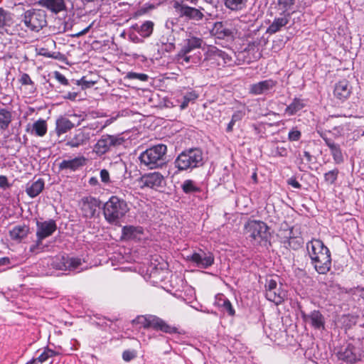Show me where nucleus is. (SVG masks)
I'll use <instances>...</instances> for the list:
<instances>
[{
	"label": "nucleus",
	"instance_id": "a18cd8bd",
	"mask_svg": "<svg viewBox=\"0 0 364 364\" xmlns=\"http://www.w3.org/2000/svg\"><path fill=\"white\" fill-rule=\"evenodd\" d=\"M67 267L68 270H75L82 264V260L78 257H70L67 256Z\"/></svg>",
	"mask_w": 364,
	"mask_h": 364
},
{
	"label": "nucleus",
	"instance_id": "f704fd0d",
	"mask_svg": "<svg viewBox=\"0 0 364 364\" xmlns=\"http://www.w3.org/2000/svg\"><path fill=\"white\" fill-rule=\"evenodd\" d=\"M305 107L304 100L299 98L295 97L291 103L289 105L286 109L285 112L289 116L296 114L299 111L301 110Z\"/></svg>",
	"mask_w": 364,
	"mask_h": 364
},
{
	"label": "nucleus",
	"instance_id": "c9c22d12",
	"mask_svg": "<svg viewBox=\"0 0 364 364\" xmlns=\"http://www.w3.org/2000/svg\"><path fill=\"white\" fill-rule=\"evenodd\" d=\"M249 0H224L225 6L232 11H239L244 9Z\"/></svg>",
	"mask_w": 364,
	"mask_h": 364
},
{
	"label": "nucleus",
	"instance_id": "c756f323",
	"mask_svg": "<svg viewBox=\"0 0 364 364\" xmlns=\"http://www.w3.org/2000/svg\"><path fill=\"white\" fill-rule=\"evenodd\" d=\"M29 233V227L23 225H17L14 227L12 230L9 231V236L11 240L21 242L23 238L26 237Z\"/></svg>",
	"mask_w": 364,
	"mask_h": 364
},
{
	"label": "nucleus",
	"instance_id": "79ce46f5",
	"mask_svg": "<svg viewBox=\"0 0 364 364\" xmlns=\"http://www.w3.org/2000/svg\"><path fill=\"white\" fill-rule=\"evenodd\" d=\"M244 117V113L242 111H237L235 112L231 117L230 122L228 123L226 132H232L233 130V127L235 124L237 122L241 121L242 119Z\"/></svg>",
	"mask_w": 364,
	"mask_h": 364
},
{
	"label": "nucleus",
	"instance_id": "37998d69",
	"mask_svg": "<svg viewBox=\"0 0 364 364\" xmlns=\"http://www.w3.org/2000/svg\"><path fill=\"white\" fill-rule=\"evenodd\" d=\"M339 173V170L337 168L328 171L324 174V181L329 185H332L335 183L336 181Z\"/></svg>",
	"mask_w": 364,
	"mask_h": 364
},
{
	"label": "nucleus",
	"instance_id": "a211bd4d",
	"mask_svg": "<svg viewBox=\"0 0 364 364\" xmlns=\"http://www.w3.org/2000/svg\"><path fill=\"white\" fill-rule=\"evenodd\" d=\"M38 4L54 14L68 11L65 0H38Z\"/></svg>",
	"mask_w": 364,
	"mask_h": 364
},
{
	"label": "nucleus",
	"instance_id": "2f4dec72",
	"mask_svg": "<svg viewBox=\"0 0 364 364\" xmlns=\"http://www.w3.org/2000/svg\"><path fill=\"white\" fill-rule=\"evenodd\" d=\"M330 149L331 154L336 164H341L344 162V156L341 146L333 141L328 146Z\"/></svg>",
	"mask_w": 364,
	"mask_h": 364
},
{
	"label": "nucleus",
	"instance_id": "9d476101",
	"mask_svg": "<svg viewBox=\"0 0 364 364\" xmlns=\"http://www.w3.org/2000/svg\"><path fill=\"white\" fill-rule=\"evenodd\" d=\"M36 237L37 240L35 245L30 247V251L36 252L42 245V241L51 236L57 230V224L53 219H49L43 222L37 220L36 222Z\"/></svg>",
	"mask_w": 364,
	"mask_h": 364
},
{
	"label": "nucleus",
	"instance_id": "c03bdc74",
	"mask_svg": "<svg viewBox=\"0 0 364 364\" xmlns=\"http://www.w3.org/2000/svg\"><path fill=\"white\" fill-rule=\"evenodd\" d=\"M72 82L78 86H81L82 90H86L87 88H90L96 83V81L87 80L86 79V77H85V76L82 77L80 80H72Z\"/></svg>",
	"mask_w": 364,
	"mask_h": 364
},
{
	"label": "nucleus",
	"instance_id": "13d9d810",
	"mask_svg": "<svg viewBox=\"0 0 364 364\" xmlns=\"http://www.w3.org/2000/svg\"><path fill=\"white\" fill-rule=\"evenodd\" d=\"M279 287L277 285V282L276 280L271 279L269 280H267L265 284V290L267 291H271L272 290H276V289Z\"/></svg>",
	"mask_w": 364,
	"mask_h": 364
},
{
	"label": "nucleus",
	"instance_id": "4468645a",
	"mask_svg": "<svg viewBox=\"0 0 364 364\" xmlns=\"http://www.w3.org/2000/svg\"><path fill=\"white\" fill-rule=\"evenodd\" d=\"M301 316L304 322L309 323L314 329L323 330L325 328V318L318 310H314L309 314L301 311Z\"/></svg>",
	"mask_w": 364,
	"mask_h": 364
},
{
	"label": "nucleus",
	"instance_id": "338daca9",
	"mask_svg": "<svg viewBox=\"0 0 364 364\" xmlns=\"http://www.w3.org/2000/svg\"><path fill=\"white\" fill-rule=\"evenodd\" d=\"M319 136L322 138V139L325 141L326 145L328 146L329 144H331L333 141H334L333 139L328 138L325 132H318Z\"/></svg>",
	"mask_w": 364,
	"mask_h": 364
},
{
	"label": "nucleus",
	"instance_id": "473e14b6",
	"mask_svg": "<svg viewBox=\"0 0 364 364\" xmlns=\"http://www.w3.org/2000/svg\"><path fill=\"white\" fill-rule=\"evenodd\" d=\"M74 127V124L65 117H61L56 121L55 131L58 136L66 133Z\"/></svg>",
	"mask_w": 364,
	"mask_h": 364
},
{
	"label": "nucleus",
	"instance_id": "f257e3e1",
	"mask_svg": "<svg viewBox=\"0 0 364 364\" xmlns=\"http://www.w3.org/2000/svg\"><path fill=\"white\" fill-rule=\"evenodd\" d=\"M311 264L318 274H326L331 267V257L328 248L318 239H312L306 244Z\"/></svg>",
	"mask_w": 364,
	"mask_h": 364
},
{
	"label": "nucleus",
	"instance_id": "4d7b16f0",
	"mask_svg": "<svg viewBox=\"0 0 364 364\" xmlns=\"http://www.w3.org/2000/svg\"><path fill=\"white\" fill-rule=\"evenodd\" d=\"M55 78L61 84L63 85H69L70 82L59 71H55L54 73Z\"/></svg>",
	"mask_w": 364,
	"mask_h": 364
},
{
	"label": "nucleus",
	"instance_id": "774afa93",
	"mask_svg": "<svg viewBox=\"0 0 364 364\" xmlns=\"http://www.w3.org/2000/svg\"><path fill=\"white\" fill-rule=\"evenodd\" d=\"M188 53H184L183 55L181 53V50L178 52L177 57L178 60H182L183 61H185L186 63H189L191 61V56L187 55Z\"/></svg>",
	"mask_w": 364,
	"mask_h": 364
},
{
	"label": "nucleus",
	"instance_id": "f3484780",
	"mask_svg": "<svg viewBox=\"0 0 364 364\" xmlns=\"http://www.w3.org/2000/svg\"><path fill=\"white\" fill-rule=\"evenodd\" d=\"M90 139V133L84 129H78L75 130L74 134L69 138L66 145L71 148H77L85 145Z\"/></svg>",
	"mask_w": 364,
	"mask_h": 364
},
{
	"label": "nucleus",
	"instance_id": "9b49d317",
	"mask_svg": "<svg viewBox=\"0 0 364 364\" xmlns=\"http://www.w3.org/2000/svg\"><path fill=\"white\" fill-rule=\"evenodd\" d=\"M124 139L116 135L104 134L97 141L95 146L97 154L102 155L123 144Z\"/></svg>",
	"mask_w": 364,
	"mask_h": 364
},
{
	"label": "nucleus",
	"instance_id": "39448f33",
	"mask_svg": "<svg viewBox=\"0 0 364 364\" xmlns=\"http://www.w3.org/2000/svg\"><path fill=\"white\" fill-rule=\"evenodd\" d=\"M21 23L26 31L39 32L47 26V14L43 9H30L21 15Z\"/></svg>",
	"mask_w": 364,
	"mask_h": 364
},
{
	"label": "nucleus",
	"instance_id": "e2e57ef3",
	"mask_svg": "<svg viewBox=\"0 0 364 364\" xmlns=\"http://www.w3.org/2000/svg\"><path fill=\"white\" fill-rule=\"evenodd\" d=\"M79 95V92H68L64 95H63V99L65 100H70L71 101H75L77 98V97Z\"/></svg>",
	"mask_w": 364,
	"mask_h": 364
},
{
	"label": "nucleus",
	"instance_id": "ea45409f",
	"mask_svg": "<svg viewBox=\"0 0 364 364\" xmlns=\"http://www.w3.org/2000/svg\"><path fill=\"white\" fill-rule=\"evenodd\" d=\"M67 256H58L55 257L51 263V266L56 269L67 270Z\"/></svg>",
	"mask_w": 364,
	"mask_h": 364
},
{
	"label": "nucleus",
	"instance_id": "6e6552de",
	"mask_svg": "<svg viewBox=\"0 0 364 364\" xmlns=\"http://www.w3.org/2000/svg\"><path fill=\"white\" fill-rule=\"evenodd\" d=\"M339 360L346 364H354L361 361L364 358V350L350 343H346L334 350Z\"/></svg>",
	"mask_w": 364,
	"mask_h": 364
},
{
	"label": "nucleus",
	"instance_id": "680f3d73",
	"mask_svg": "<svg viewBox=\"0 0 364 364\" xmlns=\"http://www.w3.org/2000/svg\"><path fill=\"white\" fill-rule=\"evenodd\" d=\"M100 178L102 182L105 183H109V173L107 170L106 169H102L100 171Z\"/></svg>",
	"mask_w": 364,
	"mask_h": 364
},
{
	"label": "nucleus",
	"instance_id": "052dcab7",
	"mask_svg": "<svg viewBox=\"0 0 364 364\" xmlns=\"http://www.w3.org/2000/svg\"><path fill=\"white\" fill-rule=\"evenodd\" d=\"M332 134L335 138H338L343 135V126H336L333 128Z\"/></svg>",
	"mask_w": 364,
	"mask_h": 364
},
{
	"label": "nucleus",
	"instance_id": "dca6fc26",
	"mask_svg": "<svg viewBox=\"0 0 364 364\" xmlns=\"http://www.w3.org/2000/svg\"><path fill=\"white\" fill-rule=\"evenodd\" d=\"M277 85V81L264 80L250 85L249 92L253 95H267Z\"/></svg>",
	"mask_w": 364,
	"mask_h": 364
},
{
	"label": "nucleus",
	"instance_id": "de8ad7c7",
	"mask_svg": "<svg viewBox=\"0 0 364 364\" xmlns=\"http://www.w3.org/2000/svg\"><path fill=\"white\" fill-rule=\"evenodd\" d=\"M126 78L129 80H138L140 81H147L149 76L144 73H137L134 72H129L127 74Z\"/></svg>",
	"mask_w": 364,
	"mask_h": 364
},
{
	"label": "nucleus",
	"instance_id": "412c9836",
	"mask_svg": "<svg viewBox=\"0 0 364 364\" xmlns=\"http://www.w3.org/2000/svg\"><path fill=\"white\" fill-rule=\"evenodd\" d=\"M14 23V15L10 11L0 8V34L9 33Z\"/></svg>",
	"mask_w": 364,
	"mask_h": 364
},
{
	"label": "nucleus",
	"instance_id": "4be33fe9",
	"mask_svg": "<svg viewBox=\"0 0 364 364\" xmlns=\"http://www.w3.org/2000/svg\"><path fill=\"white\" fill-rule=\"evenodd\" d=\"M214 304L223 312H226L229 316H233L235 311L230 300L223 294L215 296Z\"/></svg>",
	"mask_w": 364,
	"mask_h": 364
},
{
	"label": "nucleus",
	"instance_id": "603ef678",
	"mask_svg": "<svg viewBox=\"0 0 364 364\" xmlns=\"http://www.w3.org/2000/svg\"><path fill=\"white\" fill-rule=\"evenodd\" d=\"M277 4L284 11H287L293 8L295 0H277Z\"/></svg>",
	"mask_w": 364,
	"mask_h": 364
},
{
	"label": "nucleus",
	"instance_id": "5701e85b",
	"mask_svg": "<svg viewBox=\"0 0 364 364\" xmlns=\"http://www.w3.org/2000/svg\"><path fill=\"white\" fill-rule=\"evenodd\" d=\"M213 35L219 39H225L232 36V31L227 27V25L222 21L215 22L211 30Z\"/></svg>",
	"mask_w": 364,
	"mask_h": 364
},
{
	"label": "nucleus",
	"instance_id": "69168bd1",
	"mask_svg": "<svg viewBox=\"0 0 364 364\" xmlns=\"http://www.w3.org/2000/svg\"><path fill=\"white\" fill-rule=\"evenodd\" d=\"M10 186L9 183L8 178L5 176H0V188H6Z\"/></svg>",
	"mask_w": 364,
	"mask_h": 364
},
{
	"label": "nucleus",
	"instance_id": "a19ab883",
	"mask_svg": "<svg viewBox=\"0 0 364 364\" xmlns=\"http://www.w3.org/2000/svg\"><path fill=\"white\" fill-rule=\"evenodd\" d=\"M304 243L303 239L301 237L299 236H289L287 237V244L288 246L294 250H299L302 247Z\"/></svg>",
	"mask_w": 364,
	"mask_h": 364
},
{
	"label": "nucleus",
	"instance_id": "1a4fd4ad",
	"mask_svg": "<svg viewBox=\"0 0 364 364\" xmlns=\"http://www.w3.org/2000/svg\"><path fill=\"white\" fill-rule=\"evenodd\" d=\"M172 6L177 15L187 21H200L205 16L203 6L195 7L189 6L184 0H173Z\"/></svg>",
	"mask_w": 364,
	"mask_h": 364
},
{
	"label": "nucleus",
	"instance_id": "2eb2a0df",
	"mask_svg": "<svg viewBox=\"0 0 364 364\" xmlns=\"http://www.w3.org/2000/svg\"><path fill=\"white\" fill-rule=\"evenodd\" d=\"M142 187H148L153 189H157L164 187L165 179L164 176L159 172H152L144 174L139 179Z\"/></svg>",
	"mask_w": 364,
	"mask_h": 364
},
{
	"label": "nucleus",
	"instance_id": "c85d7f7f",
	"mask_svg": "<svg viewBox=\"0 0 364 364\" xmlns=\"http://www.w3.org/2000/svg\"><path fill=\"white\" fill-rule=\"evenodd\" d=\"M265 296L269 301L274 302L276 305H279L284 301L287 296V293L282 289V284H280L276 290L267 291L265 293Z\"/></svg>",
	"mask_w": 364,
	"mask_h": 364
},
{
	"label": "nucleus",
	"instance_id": "4c0bfd02",
	"mask_svg": "<svg viewBox=\"0 0 364 364\" xmlns=\"http://www.w3.org/2000/svg\"><path fill=\"white\" fill-rule=\"evenodd\" d=\"M11 120V112L6 109H0V130H6L9 127Z\"/></svg>",
	"mask_w": 364,
	"mask_h": 364
},
{
	"label": "nucleus",
	"instance_id": "b1692460",
	"mask_svg": "<svg viewBox=\"0 0 364 364\" xmlns=\"http://www.w3.org/2000/svg\"><path fill=\"white\" fill-rule=\"evenodd\" d=\"M289 21V14H282L280 16L274 19L273 22L267 28L266 33L269 34H274L282 30V28L287 26Z\"/></svg>",
	"mask_w": 364,
	"mask_h": 364
},
{
	"label": "nucleus",
	"instance_id": "423d86ee",
	"mask_svg": "<svg viewBox=\"0 0 364 364\" xmlns=\"http://www.w3.org/2000/svg\"><path fill=\"white\" fill-rule=\"evenodd\" d=\"M133 322L139 324L144 328H151L155 331H160L168 334L184 333L183 331H180L177 327L169 325L166 321L154 315L139 316Z\"/></svg>",
	"mask_w": 364,
	"mask_h": 364
},
{
	"label": "nucleus",
	"instance_id": "ddd939ff",
	"mask_svg": "<svg viewBox=\"0 0 364 364\" xmlns=\"http://www.w3.org/2000/svg\"><path fill=\"white\" fill-rule=\"evenodd\" d=\"M187 260L195 263L197 267L207 269L213 264L215 259L213 253L200 250L187 256Z\"/></svg>",
	"mask_w": 364,
	"mask_h": 364
},
{
	"label": "nucleus",
	"instance_id": "f8f14e48",
	"mask_svg": "<svg viewBox=\"0 0 364 364\" xmlns=\"http://www.w3.org/2000/svg\"><path fill=\"white\" fill-rule=\"evenodd\" d=\"M80 205L82 217L91 219L95 216L97 210L100 208L101 201L97 198L88 196L81 198Z\"/></svg>",
	"mask_w": 364,
	"mask_h": 364
},
{
	"label": "nucleus",
	"instance_id": "8fccbe9b",
	"mask_svg": "<svg viewBox=\"0 0 364 364\" xmlns=\"http://www.w3.org/2000/svg\"><path fill=\"white\" fill-rule=\"evenodd\" d=\"M348 294H351L354 299L358 298L364 299V287H360L359 286L350 289L348 291Z\"/></svg>",
	"mask_w": 364,
	"mask_h": 364
},
{
	"label": "nucleus",
	"instance_id": "5fc2aeb1",
	"mask_svg": "<svg viewBox=\"0 0 364 364\" xmlns=\"http://www.w3.org/2000/svg\"><path fill=\"white\" fill-rule=\"evenodd\" d=\"M136 357V351L134 350H127L122 353V358L126 362H129Z\"/></svg>",
	"mask_w": 364,
	"mask_h": 364
},
{
	"label": "nucleus",
	"instance_id": "f03ea898",
	"mask_svg": "<svg viewBox=\"0 0 364 364\" xmlns=\"http://www.w3.org/2000/svg\"><path fill=\"white\" fill-rule=\"evenodd\" d=\"M102 209L105 221L115 226L120 225L121 221L129 210L126 200L116 196H111L103 204Z\"/></svg>",
	"mask_w": 364,
	"mask_h": 364
},
{
	"label": "nucleus",
	"instance_id": "e433bc0d",
	"mask_svg": "<svg viewBox=\"0 0 364 364\" xmlns=\"http://www.w3.org/2000/svg\"><path fill=\"white\" fill-rule=\"evenodd\" d=\"M198 97V95L195 91H191L185 93L181 98L178 100L181 109H185L188 107L190 103H194Z\"/></svg>",
	"mask_w": 364,
	"mask_h": 364
},
{
	"label": "nucleus",
	"instance_id": "72a5a7b5",
	"mask_svg": "<svg viewBox=\"0 0 364 364\" xmlns=\"http://www.w3.org/2000/svg\"><path fill=\"white\" fill-rule=\"evenodd\" d=\"M181 189L185 194L191 195L200 193L201 189L198 187L196 183L191 179L185 180L181 186Z\"/></svg>",
	"mask_w": 364,
	"mask_h": 364
},
{
	"label": "nucleus",
	"instance_id": "cd10ccee",
	"mask_svg": "<svg viewBox=\"0 0 364 364\" xmlns=\"http://www.w3.org/2000/svg\"><path fill=\"white\" fill-rule=\"evenodd\" d=\"M203 41L202 38L195 36H191L190 38L184 41V44L181 48V53H189L192 50L201 47Z\"/></svg>",
	"mask_w": 364,
	"mask_h": 364
},
{
	"label": "nucleus",
	"instance_id": "0e129e2a",
	"mask_svg": "<svg viewBox=\"0 0 364 364\" xmlns=\"http://www.w3.org/2000/svg\"><path fill=\"white\" fill-rule=\"evenodd\" d=\"M287 183L292 187L300 189L301 188V185L296 181L295 177H291L287 180Z\"/></svg>",
	"mask_w": 364,
	"mask_h": 364
},
{
	"label": "nucleus",
	"instance_id": "7c9ffc66",
	"mask_svg": "<svg viewBox=\"0 0 364 364\" xmlns=\"http://www.w3.org/2000/svg\"><path fill=\"white\" fill-rule=\"evenodd\" d=\"M207 58L211 59L221 58L224 63H227L231 60V57L229 56L225 51L218 49L215 46H210L206 52Z\"/></svg>",
	"mask_w": 364,
	"mask_h": 364
},
{
	"label": "nucleus",
	"instance_id": "0eeeda50",
	"mask_svg": "<svg viewBox=\"0 0 364 364\" xmlns=\"http://www.w3.org/2000/svg\"><path fill=\"white\" fill-rule=\"evenodd\" d=\"M246 233L254 243L265 246L269 240L270 233L267 225L261 220H250L245 226Z\"/></svg>",
	"mask_w": 364,
	"mask_h": 364
},
{
	"label": "nucleus",
	"instance_id": "7ed1b4c3",
	"mask_svg": "<svg viewBox=\"0 0 364 364\" xmlns=\"http://www.w3.org/2000/svg\"><path fill=\"white\" fill-rule=\"evenodd\" d=\"M203 152L199 148H190L180 153L174 160V166L179 171H191L203 166Z\"/></svg>",
	"mask_w": 364,
	"mask_h": 364
},
{
	"label": "nucleus",
	"instance_id": "3c124183",
	"mask_svg": "<svg viewBox=\"0 0 364 364\" xmlns=\"http://www.w3.org/2000/svg\"><path fill=\"white\" fill-rule=\"evenodd\" d=\"M301 137V132L296 127H293L288 134V139L290 141H297Z\"/></svg>",
	"mask_w": 364,
	"mask_h": 364
},
{
	"label": "nucleus",
	"instance_id": "bf43d9fd",
	"mask_svg": "<svg viewBox=\"0 0 364 364\" xmlns=\"http://www.w3.org/2000/svg\"><path fill=\"white\" fill-rule=\"evenodd\" d=\"M176 48L175 41H172L161 46V50L167 53L173 52Z\"/></svg>",
	"mask_w": 364,
	"mask_h": 364
},
{
	"label": "nucleus",
	"instance_id": "a878e982",
	"mask_svg": "<svg viewBox=\"0 0 364 364\" xmlns=\"http://www.w3.org/2000/svg\"><path fill=\"white\" fill-rule=\"evenodd\" d=\"M154 23L151 21H146L141 25L135 23L131 28L136 31L141 37L149 38L153 33Z\"/></svg>",
	"mask_w": 364,
	"mask_h": 364
},
{
	"label": "nucleus",
	"instance_id": "bb28decb",
	"mask_svg": "<svg viewBox=\"0 0 364 364\" xmlns=\"http://www.w3.org/2000/svg\"><path fill=\"white\" fill-rule=\"evenodd\" d=\"M44 186V180L43 178H38L36 181L27 183L26 192L31 198H35L42 192Z\"/></svg>",
	"mask_w": 364,
	"mask_h": 364
},
{
	"label": "nucleus",
	"instance_id": "393cba45",
	"mask_svg": "<svg viewBox=\"0 0 364 364\" xmlns=\"http://www.w3.org/2000/svg\"><path fill=\"white\" fill-rule=\"evenodd\" d=\"M143 233L144 229L141 226L125 225L122 229V237L126 240L140 239Z\"/></svg>",
	"mask_w": 364,
	"mask_h": 364
},
{
	"label": "nucleus",
	"instance_id": "864d4df0",
	"mask_svg": "<svg viewBox=\"0 0 364 364\" xmlns=\"http://www.w3.org/2000/svg\"><path fill=\"white\" fill-rule=\"evenodd\" d=\"M161 46L166 44L168 43L175 41V38L172 34L171 31H168L166 33L164 34L161 38L159 39Z\"/></svg>",
	"mask_w": 364,
	"mask_h": 364
},
{
	"label": "nucleus",
	"instance_id": "aec40b11",
	"mask_svg": "<svg viewBox=\"0 0 364 364\" xmlns=\"http://www.w3.org/2000/svg\"><path fill=\"white\" fill-rule=\"evenodd\" d=\"M86 158L83 156L75 157L73 159L63 160L58 165L59 170H70L75 171L84 166L86 164Z\"/></svg>",
	"mask_w": 364,
	"mask_h": 364
},
{
	"label": "nucleus",
	"instance_id": "6ab92c4d",
	"mask_svg": "<svg viewBox=\"0 0 364 364\" xmlns=\"http://www.w3.org/2000/svg\"><path fill=\"white\" fill-rule=\"evenodd\" d=\"M352 92V87L347 80H340L335 85L333 95L339 100L343 102L347 100Z\"/></svg>",
	"mask_w": 364,
	"mask_h": 364
},
{
	"label": "nucleus",
	"instance_id": "6e6d98bb",
	"mask_svg": "<svg viewBox=\"0 0 364 364\" xmlns=\"http://www.w3.org/2000/svg\"><path fill=\"white\" fill-rule=\"evenodd\" d=\"M19 82L22 85H31L33 87H34V82L31 79L30 76L27 73H23L21 75Z\"/></svg>",
	"mask_w": 364,
	"mask_h": 364
},
{
	"label": "nucleus",
	"instance_id": "49530a36",
	"mask_svg": "<svg viewBox=\"0 0 364 364\" xmlns=\"http://www.w3.org/2000/svg\"><path fill=\"white\" fill-rule=\"evenodd\" d=\"M271 154L274 157H286L288 155V150L284 146H277L272 148Z\"/></svg>",
	"mask_w": 364,
	"mask_h": 364
},
{
	"label": "nucleus",
	"instance_id": "09e8293b",
	"mask_svg": "<svg viewBox=\"0 0 364 364\" xmlns=\"http://www.w3.org/2000/svg\"><path fill=\"white\" fill-rule=\"evenodd\" d=\"M39 54L43 56L47 57V58H50L58 59V60H60L62 58V57L63 56V55L62 53H60V52H52L51 53V52L48 51L45 48H41Z\"/></svg>",
	"mask_w": 364,
	"mask_h": 364
},
{
	"label": "nucleus",
	"instance_id": "20e7f679",
	"mask_svg": "<svg viewBox=\"0 0 364 364\" xmlns=\"http://www.w3.org/2000/svg\"><path fill=\"white\" fill-rule=\"evenodd\" d=\"M167 146L163 144L154 145L143 151L139 159L148 168H161L166 164Z\"/></svg>",
	"mask_w": 364,
	"mask_h": 364
},
{
	"label": "nucleus",
	"instance_id": "58836bf2",
	"mask_svg": "<svg viewBox=\"0 0 364 364\" xmlns=\"http://www.w3.org/2000/svg\"><path fill=\"white\" fill-rule=\"evenodd\" d=\"M33 130L36 135L38 136H43L47 132L46 122L43 119H38L33 124Z\"/></svg>",
	"mask_w": 364,
	"mask_h": 364
}]
</instances>
